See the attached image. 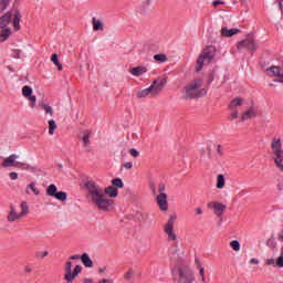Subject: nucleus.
Wrapping results in <instances>:
<instances>
[{
  "mask_svg": "<svg viewBox=\"0 0 283 283\" xmlns=\"http://www.w3.org/2000/svg\"><path fill=\"white\" fill-rule=\"evenodd\" d=\"M84 187L87 191L90 202L96 207L98 211H109L114 207V200L109 198H118V188L114 186L103 188L96 181L88 180L84 184Z\"/></svg>",
  "mask_w": 283,
  "mask_h": 283,
  "instance_id": "1",
  "label": "nucleus"
},
{
  "mask_svg": "<svg viewBox=\"0 0 283 283\" xmlns=\"http://www.w3.org/2000/svg\"><path fill=\"white\" fill-rule=\"evenodd\" d=\"M202 83V78H197L186 85L184 87V101H191L192 98H202V96H207V88H201Z\"/></svg>",
  "mask_w": 283,
  "mask_h": 283,
  "instance_id": "2",
  "label": "nucleus"
},
{
  "mask_svg": "<svg viewBox=\"0 0 283 283\" xmlns=\"http://www.w3.org/2000/svg\"><path fill=\"white\" fill-rule=\"evenodd\" d=\"M165 85H167L166 77H159L157 80H154L153 84L148 88H144L143 91L137 93V98H145L149 95L154 98L158 96L160 92H163Z\"/></svg>",
  "mask_w": 283,
  "mask_h": 283,
  "instance_id": "3",
  "label": "nucleus"
},
{
  "mask_svg": "<svg viewBox=\"0 0 283 283\" xmlns=\"http://www.w3.org/2000/svg\"><path fill=\"white\" fill-rule=\"evenodd\" d=\"M271 149L273 154V160L277 169L283 172V149H282V138H272Z\"/></svg>",
  "mask_w": 283,
  "mask_h": 283,
  "instance_id": "4",
  "label": "nucleus"
},
{
  "mask_svg": "<svg viewBox=\"0 0 283 283\" xmlns=\"http://www.w3.org/2000/svg\"><path fill=\"white\" fill-rule=\"evenodd\" d=\"M21 212H17V208L14 206H10V211L7 217L8 222H17V220H21L22 218H25L28 213H30V206H28V201H22L20 203Z\"/></svg>",
  "mask_w": 283,
  "mask_h": 283,
  "instance_id": "5",
  "label": "nucleus"
},
{
  "mask_svg": "<svg viewBox=\"0 0 283 283\" xmlns=\"http://www.w3.org/2000/svg\"><path fill=\"white\" fill-rule=\"evenodd\" d=\"M216 57V48L207 46L202 50L201 54L197 59V72H200L205 67V63H211Z\"/></svg>",
  "mask_w": 283,
  "mask_h": 283,
  "instance_id": "6",
  "label": "nucleus"
},
{
  "mask_svg": "<svg viewBox=\"0 0 283 283\" xmlns=\"http://www.w3.org/2000/svg\"><path fill=\"white\" fill-rule=\"evenodd\" d=\"M83 271V266L75 265L73 272H72V261H67L64 265V280L66 283H73L76 277H78V274Z\"/></svg>",
  "mask_w": 283,
  "mask_h": 283,
  "instance_id": "7",
  "label": "nucleus"
},
{
  "mask_svg": "<svg viewBox=\"0 0 283 283\" xmlns=\"http://www.w3.org/2000/svg\"><path fill=\"white\" fill-rule=\"evenodd\" d=\"M178 282L179 283H192L196 277L190 266H181L178 269Z\"/></svg>",
  "mask_w": 283,
  "mask_h": 283,
  "instance_id": "8",
  "label": "nucleus"
},
{
  "mask_svg": "<svg viewBox=\"0 0 283 283\" xmlns=\"http://www.w3.org/2000/svg\"><path fill=\"white\" fill-rule=\"evenodd\" d=\"M176 218H177L176 214H171L169 220L167 221V223L164 227V231H165L166 235L168 237L169 242H176V240H178V235L174 231V223L176 222Z\"/></svg>",
  "mask_w": 283,
  "mask_h": 283,
  "instance_id": "9",
  "label": "nucleus"
},
{
  "mask_svg": "<svg viewBox=\"0 0 283 283\" xmlns=\"http://www.w3.org/2000/svg\"><path fill=\"white\" fill-rule=\"evenodd\" d=\"M238 50H248L249 52H255L258 50V42L253 36H248L244 40L238 42L237 44Z\"/></svg>",
  "mask_w": 283,
  "mask_h": 283,
  "instance_id": "10",
  "label": "nucleus"
},
{
  "mask_svg": "<svg viewBox=\"0 0 283 283\" xmlns=\"http://www.w3.org/2000/svg\"><path fill=\"white\" fill-rule=\"evenodd\" d=\"M208 209H213L214 216H217L218 218H222V214L227 210V206L218 201H212L208 203Z\"/></svg>",
  "mask_w": 283,
  "mask_h": 283,
  "instance_id": "11",
  "label": "nucleus"
},
{
  "mask_svg": "<svg viewBox=\"0 0 283 283\" xmlns=\"http://www.w3.org/2000/svg\"><path fill=\"white\" fill-rule=\"evenodd\" d=\"M156 200L160 211H167L169 209V202L167 201V193L157 195Z\"/></svg>",
  "mask_w": 283,
  "mask_h": 283,
  "instance_id": "12",
  "label": "nucleus"
},
{
  "mask_svg": "<svg viewBox=\"0 0 283 283\" xmlns=\"http://www.w3.org/2000/svg\"><path fill=\"white\" fill-rule=\"evenodd\" d=\"M17 158H19V155H10L9 157L3 159L1 167H14V165H17Z\"/></svg>",
  "mask_w": 283,
  "mask_h": 283,
  "instance_id": "13",
  "label": "nucleus"
},
{
  "mask_svg": "<svg viewBox=\"0 0 283 283\" xmlns=\"http://www.w3.org/2000/svg\"><path fill=\"white\" fill-rule=\"evenodd\" d=\"M10 21H12V11H8L2 17H0V28H8Z\"/></svg>",
  "mask_w": 283,
  "mask_h": 283,
  "instance_id": "14",
  "label": "nucleus"
},
{
  "mask_svg": "<svg viewBox=\"0 0 283 283\" xmlns=\"http://www.w3.org/2000/svg\"><path fill=\"white\" fill-rule=\"evenodd\" d=\"M258 116V111L254 107L248 108V111L243 112L241 116V120H250V118H255Z\"/></svg>",
  "mask_w": 283,
  "mask_h": 283,
  "instance_id": "15",
  "label": "nucleus"
},
{
  "mask_svg": "<svg viewBox=\"0 0 283 283\" xmlns=\"http://www.w3.org/2000/svg\"><path fill=\"white\" fill-rule=\"evenodd\" d=\"M240 29H228L227 27H223L221 29V36L231 38L235 36V34H240Z\"/></svg>",
  "mask_w": 283,
  "mask_h": 283,
  "instance_id": "16",
  "label": "nucleus"
},
{
  "mask_svg": "<svg viewBox=\"0 0 283 283\" xmlns=\"http://www.w3.org/2000/svg\"><path fill=\"white\" fill-rule=\"evenodd\" d=\"M13 29L15 31L21 30V12L19 10H15L13 14Z\"/></svg>",
  "mask_w": 283,
  "mask_h": 283,
  "instance_id": "17",
  "label": "nucleus"
},
{
  "mask_svg": "<svg viewBox=\"0 0 283 283\" xmlns=\"http://www.w3.org/2000/svg\"><path fill=\"white\" fill-rule=\"evenodd\" d=\"M140 277V272H136L134 269H129L125 274H124V280L126 282H132L134 277Z\"/></svg>",
  "mask_w": 283,
  "mask_h": 283,
  "instance_id": "18",
  "label": "nucleus"
},
{
  "mask_svg": "<svg viewBox=\"0 0 283 283\" xmlns=\"http://www.w3.org/2000/svg\"><path fill=\"white\" fill-rule=\"evenodd\" d=\"M145 73H147V67L145 66H137L130 70V74H133V76H143Z\"/></svg>",
  "mask_w": 283,
  "mask_h": 283,
  "instance_id": "19",
  "label": "nucleus"
},
{
  "mask_svg": "<svg viewBox=\"0 0 283 283\" xmlns=\"http://www.w3.org/2000/svg\"><path fill=\"white\" fill-rule=\"evenodd\" d=\"M82 264H84V266H86L87 269H92V266H94V262L92 261V259H90L88 253L82 254Z\"/></svg>",
  "mask_w": 283,
  "mask_h": 283,
  "instance_id": "20",
  "label": "nucleus"
},
{
  "mask_svg": "<svg viewBox=\"0 0 283 283\" xmlns=\"http://www.w3.org/2000/svg\"><path fill=\"white\" fill-rule=\"evenodd\" d=\"M12 34V31L9 28H3L0 31V42L3 43V41H8L10 39V35Z\"/></svg>",
  "mask_w": 283,
  "mask_h": 283,
  "instance_id": "21",
  "label": "nucleus"
},
{
  "mask_svg": "<svg viewBox=\"0 0 283 283\" xmlns=\"http://www.w3.org/2000/svg\"><path fill=\"white\" fill-rule=\"evenodd\" d=\"M92 23H93V30L95 32H98V31H103L104 28H103V21L96 19V18H93L92 20Z\"/></svg>",
  "mask_w": 283,
  "mask_h": 283,
  "instance_id": "22",
  "label": "nucleus"
},
{
  "mask_svg": "<svg viewBox=\"0 0 283 283\" xmlns=\"http://www.w3.org/2000/svg\"><path fill=\"white\" fill-rule=\"evenodd\" d=\"M224 185H227V179L224 175L217 176V189H224Z\"/></svg>",
  "mask_w": 283,
  "mask_h": 283,
  "instance_id": "23",
  "label": "nucleus"
},
{
  "mask_svg": "<svg viewBox=\"0 0 283 283\" xmlns=\"http://www.w3.org/2000/svg\"><path fill=\"white\" fill-rule=\"evenodd\" d=\"M51 61L57 66L59 72H63V64L59 61V55L56 53L51 56Z\"/></svg>",
  "mask_w": 283,
  "mask_h": 283,
  "instance_id": "24",
  "label": "nucleus"
},
{
  "mask_svg": "<svg viewBox=\"0 0 283 283\" xmlns=\"http://www.w3.org/2000/svg\"><path fill=\"white\" fill-rule=\"evenodd\" d=\"M243 99L240 97H237L230 102V109H235V107H242Z\"/></svg>",
  "mask_w": 283,
  "mask_h": 283,
  "instance_id": "25",
  "label": "nucleus"
},
{
  "mask_svg": "<svg viewBox=\"0 0 283 283\" xmlns=\"http://www.w3.org/2000/svg\"><path fill=\"white\" fill-rule=\"evenodd\" d=\"M56 129H59L56 122L54 119L49 120V136H54Z\"/></svg>",
  "mask_w": 283,
  "mask_h": 283,
  "instance_id": "26",
  "label": "nucleus"
},
{
  "mask_svg": "<svg viewBox=\"0 0 283 283\" xmlns=\"http://www.w3.org/2000/svg\"><path fill=\"white\" fill-rule=\"evenodd\" d=\"M28 189H31V191L34 193V196H39L41 193V191L39 190V188H36V184L34 181H32L28 187H27V193H30V191Z\"/></svg>",
  "mask_w": 283,
  "mask_h": 283,
  "instance_id": "27",
  "label": "nucleus"
},
{
  "mask_svg": "<svg viewBox=\"0 0 283 283\" xmlns=\"http://www.w3.org/2000/svg\"><path fill=\"white\" fill-rule=\"evenodd\" d=\"M56 191H57L56 185L52 184L46 188V196L54 198V196L56 195Z\"/></svg>",
  "mask_w": 283,
  "mask_h": 283,
  "instance_id": "28",
  "label": "nucleus"
},
{
  "mask_svg": "<svg viewBox=\"0 0 283 283\" xmlns=\"http://www.w3.org/2000/svg\"><path fill=\"white\" fill-rule=\"evenodd\" d=\"M90 136H92L91 132H85L84 133V136L82 137V142H83L84 147H90V145H91Z\"/></svg>",
  "mask_w": 283,
  "mask_h": 283,
  "instance_id": "29",
  "label": "nucleus"
},
{
  "mask_svg": "<svg viewBox=\"0 0 283 283\" xmlns=\"http://www.w3.org/2000/svg\"><path fill=\"white\" fill-rule=\"evenodd\" d=\"M14 167L17 169H22L23 171L30 170V165H28L25 163H21V161H15Z\"/></svg>",
  "mask_w": 283,
  "mask_h": 283,
  "instance_id": "30",
  "label": "nucleus"
},
{
  "mask_svg": "<svg viewBox=\"0 0 283 283\" xmlns=\"http://www.w3.org/2000/svg\"><path fill=\"white\" fill-rule=\"evenodd\" d=\"M40 107L44 109L45 114H49L50 116H54V109H52V106L48 104H40Z\"/></svg>",
  "mask_w": 283,
  "mask_h": 283,
  "instance_id": "31",
  "label": "nucleus"
},
{
  "mask_svg": "<svg viewBox=\"0 0 283 283\" xmlns=\"http://www.w3.org/2000/svg\"><path fill=\"white\" fill-rule=\"evenodd\" d=\"M56 200H61L62 202L67 200V193L64 191L55 192V196L53 197Z\"/></svg>",
  "mask_w": 283,
  "mask_h": 283,
  "instance_id": "32",
  "label": "nucleus"
},
{
  "mask_svg": "<svg viewBox=\"0 0 283 283\" xmlns=\"http://www.w3.org/2000/svg\"><path fill=\"white\" fill-rule=\"evenodd\" d=\"M154 59L157 63H167V55L165 54H155Z\"/></svg>",
  "mask_w": 283,
  "mask_h": 283,
  "instance_id": "33",
  "label": "nucleus"
},
{
  "mask_svg": "<svg viewBox=\"0 0 283 283\" xmlns=\"http://www.w3.org/2000/svg\"><path fill=\"white\" fill-rule=\"evenodd\" d=\"M112 185L114 187H118L119 189H123V187H125V184H123V179H120V178L113 179Z\"/></svg>",
  "mask_w": 283,
  "mask_h": 283,
  "instance_id": "34",
  "label": "nucleus"
},
{
  "mask_svg": "<svg viewBox=\"0 0 283 283\" xmlns=\"http://www.w3.org/2000/svg\"><path fill=\"white\" fill-rule=\"evenodd\" d=\"M10 6V0H0V12H6Z\"/></svg>",
  "mask_w": 283,
  "mask_h": 283,
  "instance_id": "35",
  "label": "nucleus"
},
{
  "mask_svg": "<svg viewBox=\"0 0 283 283\" xmlns=\"http://www.w3.org/2000/svg\"><path fill=\"white\" fill-rule=\"evenodd\" d=\"M22 94H23L24 98H28L32 94V87L23 86Z\"/></svg>",
  "mask_w": 283,
  "mask_h": 283,
  "instance_id": "36",
  "label": "nucleus"
},
{
  "mask_svg": "<svg viewBox=\"0 0 283 283\" xmlns=\"http://www.w3.org/2000/svg\"><path fill=\"white\" fill-rule=\"evenodd\" d=\"M230 247H231V249H233V251H240V241H238V240L231 241Z\"/></svg>",
  "mask_w": 283,
  "mask_h": 283,
  "instance_id": "37",
  "label": "nucleus"
},
{
  "mask_svg": "<svg viewBox=\"0 0 283 283\" xmlns=\"http://www.w3.org/2000/svg\"><path fill=\"white\" fill-rule=\"evenodd\" d=\"M28 98H29V101L31 103L30 104L31 108L34 109V107H36V96L30 95Z\"/></svg>",
  "mask_w": 283,
  "mask_h": 283,
  "instance_id": "38",
  "label": "nucleus"
},
{
  "mask_svg": "<svg viewBox=\"0 0 283 283\" xmlns=\"http://www.w3.org/2000/svg\"><path fill=\"white\" fill-rule=\"evenodd\" d=\"M11 54H12L13 59H20L21 57V50L13 49Z\"/></svg>",
  "mask_w": 283,
  "mask_h": 283,
  "instance_id": "39",
  "label": "nucleus"
},
{
  "mask_svg": "<svg viewBox=\"0 0 283 283\" xmlns=\"http://www.w3.org/2000/svg\"><path fill=\"white\" fill-rule=\"evenodd\" d=\"M130 156H133V158H138L140 156V153L138 150H136L135 148H132L129 150Z\"/></svg>",
  "mask_w": 283,
  "mask_h": 283,
  "instance_id": "40",
  "label": "nucleus"
},
{
  "mask_svg": "<svg viewBox=\"0 0 283 283\" xmlns=\"http://www.w3.org/2000/svg\"><path fill=\"white\" fill-rule=\"evenodd\" d=\"M217 154H218L220 157H223V156H224V149L222 148V145H218V146H217Z\"/></svg>",
  "mask_w": 283,
  "mask_h": 283,
  "instance_id": "41",
  "label": "nucleus"
},
{
  "mask_svg": "<svg viewBox=\"0 0 283 283\" xmlns=\"http://www.w3.org/2000/svg\"><path fill=\"white\" fill-rule=\"evenodd\" d=\"M165 189H167V187L165 186L164 182L158 185V193H166Z\"/></svg>",
  "mask_w": 283,
  "mask_h": 283,
  "instance_id": "42",
  "label": "nucleus"
},
{
  "mask_svg": "<svg viewBox=\"0 0 283 283\" xmlns=\"http://www.w3.org/2000/svg\"><path fill=\"white\" fill-rule=\"evenodd\" d=\"M238 115H239V113H238V109H232V113L230 114V118H231V120H235V118H238Z\"/></svg>",
  "mask_w": 283,
  "mask_h": 283,
  "instance_id": "43",
  "label": "nucleus"
},
{
  "mask_svg": "<svg viewBox=\"0 0 283 283\" xmlns=\"http://www.w3.org/2000/svg\"><path fill=\"white\" fill-rule=\"evenodd\" d=\"M23 272L25 273V275H30V273H32V266H30V265H24Z\"/></svg>",
  "mask_w": 283,
  "mask_h": 283,
  "instance_id": "44",
  "label": "nucleus"
},
{
  "mask_svg": "<svg viewBox=\"0 0 283 283\" xmlns=\"http://www.w3.org/2000/svg\"><path fill=\"white\" fill-rule=\"evenodd\" d=\"M199 273L201 275V282L206 283L207 279L205 277V268H200Z\"/></svg>",
  "mask_w": 283,
  "mask_h": 283,
  "instance_id": "45",
  "label": "nucleus"
},
{
  "mask_svg": "<svg viewBox=\"0 0 283 283\" xmlns=\"http://www.w3.org/2000/svg\"><path fill=\"white\" fill-rule=\"evenodd\" d=\"M212 6H213L214 8H218V6H224V2L221 1V0H214V1L212 2Z\"/></svg>",
  "mask_w": 283,
  "mask_h": 283,
  "instance_id": "46",
  "label": "nucleus"
},
{
  "mask_svg": "<svg viewBox=\"0 0 283 283\" xmlns=\"http://www.w3.org/2000/svg\"><path fill=\"white\" fill-rule=\"evenodd\" d=\"M9 178H11V180H17L19 178V174L17 172H10L9 174Z\"/></svg>",
  "mask_w": 283,
  "mask_h": 283,
  "instance_id": "47",
  "label": "nucleus"
},
{
  "mask_svg": "<svg viewBox=\"0 0 283 283\" xmlns=\"http://www.w3.org/2000/svg\"><path fill=\"white\" fill-rule=\"evenodd\" d=\"M69 260H82V255H80V254H74V255H71V256L69 258Z\"/></svg>",
  "mask_w": 283,
  "mask_h": 283,
  "instance_id": "48",
  "label": "nucleus"
},
{
  "mask_svg": "<svg viewBox=\"0 0 283 283\" xmlns=\"http://www.w3.org/2000/svg\"><path fill=\"white\" fill-rule=\"evenodd\" d=\"M275 259H268L266 260V264H268V266H272L273 264H275Z\"/></svg>",
  "mask_w": 283,
  "mask_h": 283,
  "instance_id": "49",
  "label": "nucleus"
},
{
  "mask_svg": "<svg viewBox=\"0 0 283 283\" xmlns=\"http://www.w3.org/2000/svg\"><path fill=\"white\" fill-rule=\"evenodd\" d=\"M195 216H202V208H196Z\"/></svg>",
  "mask_w": 283,
  "mask_h": 283,
  "instance_id": "50",
  "label": "nucleus"
},
{
  "mask_svg": "<svg viewBox=\"0 0 283 283\" xmlns=\"http://www.w3.org/2000/svg\"><path fill=\"white\" fill-rule=\"evenodd\" d=\"M125 169H132L134 167V164L132 161H128L124 165Z\"/></svg>",
  "mask_w": 283,
  "mask_h": 283,
  "instance_id": "51",
  "label": "nucleus"
},
{
  "mask_svg": "<svg viewBox=\"0 0 283 283\" xmlns=\"http://www.w3.org/2000/svg\"><path fill=\"white\" fill-rule=\"evenodd\" d=\"M250 264H260V261L258 259H251Z\"/></svg>",
  "mask_w": 283,
  "mask_h": 283,
  "instance_id": "52",
  "label": "nucleus"
},
{
  "mask_svg": "<svg viewBox=\"0 0 283 283\" xmlns=\"http://www.w3.org/2000/svg\"><path fill=\"white\" fill-rule=\"evenodd\" d=\"M98 283H114V281L113 280L103 279Z\"/></svg>",
  "mask_w": 283,
  "mask_h": 283,
  "instance_id": "53",
  "label": "nucleus"
},
{
  "mask_svg": "<svg viewBox=\"0 0 283 283\" xmlns=\"http://www.w3.org/2000/svg\"><path fill=\"white\" fill-rule=\"evenodd\" d=\"M151 191H153L154 196H158V192L156 191V187L155 186H151Z\"/></svg>",
  "mask_w": 283,
  "mask_h": 283,
  "instance_id": "54",
  "label": "nucleus"
},
{
  "mask_svg": "<svg viewBox=\"0 0 283 283\" xmlns=\"http://www.w3.org/2000/svg\"><path fill=\"white\" fill-rule=\"evenodd\" d=\"M279 240H282V241H283V230H281V231L279 232Z\"/></svg>",
  "mask_w": 283,
  "mask_h": 283,
  "instance_id": "55",
  "label": "nucleus"
},
{
  "mask_svg": "<svg viewBox=\"0 0 283 283\" xmlns=\"http://www.w3.org/2000/svg\"><path fill=\"white\" fill-rule=\"evenodd\" d=\"M105 271H107V268H99V269H98V272H99V273H105Z\"/></svg>",
  "mask_w": 283,
  "mask_h": 283,
  "instance_id": "56",
  "label": "nucleus"
},
{
  "mask_svg": "<svg viewBox=\"0 0 283 283\" xmlns=\"http://www.w3.org/2000/svg\"><path fill=\"white\" fill-rule=\"evenodd\" d=\"M210 83H213V75H210V76H209L208 84L210 85Z\"/></svg>",
  "mask_w": 283,
  "mask_h": 283,
  "instance_id": "57",
  "label": "nucleus"
},
{
  "mask_svg": "<svg viewBox=\"0 0 283 283\" xmlns=\"http://www.w3.org/2000/svg\"><path fill=\"white\" fill-rule=\"evenodd\" d=\"M277 3H279L280 10H282V8H283L282 0H277Z\"/></svg>",
  "mask_w": 283,
  "mask_h": 283,
  "instance_id": "58",
  "label": "nucleus"
},
{
  "mask_svg": "<svg viewBox=\"0 0 283 283\" xmlns=\"http://www.w3.org/2000/svg\"><path fill=\"white\" fill-rule=\"evenodd\" d=\"M46 255H49V252H48V251H44V252H42L41 258H46Z\"/></svg>",
  "mask_w": 283,
  "mask_h": 283,
  "instance_id": "59",
  "label": "nucleus"
},
{
  "mask_svg": "<svg viewBox=\"0 0 283 283\" xmlns=\"http://www.w3.org/2000/svg\"><path fill=\"white\" fill-rule=\"evenodd\" d=\"M84 283H93L91 279H84Z\"/></svg>",
  "mask_w": 283,
  "mask_h": 283,
  "instance_id": "60",
  "label": "nucleus"
},
{
  "mask_svg": "<svg viewBox=\"0 0 283 283\" xmlns=\"http://www.w3.org/2000/svg\"><path fill=\"white\" fill-rule=\"evenodd\" d=\"M279 189L282 190V187L279 186Z\"/></svg>",
  "mask_w": 283,
  "mask_h": 283,
  "instance_id": "61",
  "label": "nucleus"
}]
</instances>
